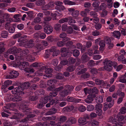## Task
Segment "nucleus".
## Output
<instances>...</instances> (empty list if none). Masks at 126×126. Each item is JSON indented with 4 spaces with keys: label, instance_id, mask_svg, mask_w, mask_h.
<instances>
[{
    "label": "nucleus",
    "instance_id": "46",
    "mask_svg": "<svg viewBox=\"0 0 126 126\" xmlns=\"http://www.w3.org/2000/svg\"><path fill=\"white\" fill-rule=\"evenodd\" d=\"M55 8L56 9L59 10L60 12L61 10H63L65 9L63 5L59 7L58 6H56L55 7Z\"/></svg>",
    "mask_w": 126,
    "mask_h": 126
},
{
    "label": "nucleus",
    "instance_id": "17",
    "mask_svg": "<svg viewBox=\"0 0 126 126\" xmlns=\"http://www.w3.org/2000/svg\"><path fill=\"white\" fill-rule=\"evenodd\" d=\"M2 17H1L0 18V23H2L4 22V19L8 18L9 17V15L8 14H4L2 15Z\"/></svg>",
    "mask_w": 126,
    "mask_h": 126
},
{
    "label": "nucleus",
    "instance_id": "6",
    "mask_svg": "<svg viewBox=\"0 0 126 126\" xmlns=\"http://www.w3.org/2000/svg\"><path fill=\"white\" fill-rule=\"evenodd\" d=\"M73 88L72 87H70L69 85H67L64 87V90H63L61 92H60V94L61 96L59 99V100L62 101L65 100V98L64 97L66 96L68 94V91H70L73 89Z\"/></svg>",
    "mask_w": 126,
    "mask_h": 126
},
{
    "label": "nucleus",
    "instance_id": "55",
    "mask_svg": "<svg viewBox=\"0 0 126 126\" xmlns=\"http://www.w3.org/2000/svg\"><path fill=\"white\" fill-rule=\"evenodd\" d=\"M99 32L95 30L92 32V35L94 36H97L99 34Z\"/></svg>",
    "mask_w": 126,
    "mask_h": 126
},
{
    "label": "nucleus",
    "instance_id": "56",
    "mask_svg": "<svg viewBox=\"0 0 126 126\" xmlns=\"http://www.w3.org/2000/svg\"><path fill=\"white\" fill-rule=\"evenodd\" d=\"M57 79H61L63 78V75L62 74H58L56 76Z\"/></svg>",
    "mask_w": 126,
    "mask_h": 126
},
{
    "label": "nucleus",
    "instance_id": "36",
    "mask_svg": "<svg viewBox=\"0 0 126 126\" xmlns=\"http://www.w3.org/2000/svg\"><path fill=\"white\" fill-rule=\"evenodd\" d=\"M68 121L69 122H70L71 124H74L76 122V120L74 118L71 117L70 118L69 120H68Z\"/></svg>",
    "mask_w": 126,
    "mask_h": 126
},
{
    "label": "nucleus",
    "instance_id": "58",
    "mask_svg": "<svg viewBox=\"0 0 126 126\" xmlns=\"http://www.w3.org/2000/svg\"><path fill=\"white\" fill-rule=\"evenodd\" d=\"M70 19L68 22V24L69 25H72L73 24L75 23H76L75 21L72 19L71 17L69 18Z\"/></svg>",
    "mask_w": 126,
    "mask_h": 126
},
{
    "label": "nucleus",
    "instance_id": "10",
    "mask_svg": "<svg viewBox=\"0 0 126 126\" xmlns=\"http://www.w3.org/2000/svg\"><path fill=\"white\" fill-rule=\"evenodd\" d=\"M49 52H53L52 55L53 56H57L60 53L59 50L56 49V47H52L51 49L46 51V53L47 55H46L47 56H45L46 58H48L49 56V54H48L47 53Z\"/></svg>",
    "mask_w": 126,
    "mask_h": 126
},
{
    "label": "nucleus",
    "instance_id": "22",
    "mask_svg": "<svg viewBox=\"0 0 126 126\" xmlns=\"http://www.w3.org/2000/svg\"><path fill=\"white\" fill-rule=\"evenodd\" d=\"M39 35L40 38L42 39H44L46 37V34L43 33H42L40 34H39V33H36L34 34V36L36 38H39V36H38V35L39 36Z\"/></svg>",
    "mask_w": 126,
    "mask_h": 126
},
{
    "label": "nucleus",
    "instance_id": "13",
    "mask_svg": "<svg viewBox=\"0 0 126 126\" xmlns=\"http://www.w3.org/2000/svg\"><path fill=\"white\" fill-rule=\"evenodd\" d=\"M16 64L17 66L21 70L23 69L28 65V63L25 62H23L22 63H21L19 62H18Z\"/></svg>",
    "mask_w": 126,
    "mask_h": 126
},
{
    "label": "nucleus",
    "instance_id": "1",
    "mask_svg": "<svg viewBox=\"0 0 126 126\" xmlns=\"http://www.w3.org/2000/svg\"><path fill=\"white\" fill-rule=\"evenodd\" d=\"M21 88L20 86L17 87L13 89L12 91V93L16 95L15 96L12 98L11 100L13 101H17L21 100V96L23 93L22 91L23 89Z\"/></svg>",
    "mask_w": 126,
    "mask_h": 126
},
{
    "label": "nucleus",
    "instance_id": "50",
    "mask_svg": "<svg viewBox=\"0 0 126 126\" xmlns=\"http://www.w3.org/2000/svg\"><path fill=\"white\" fill-rule=\"evenodd\" d=\"M92 126H99V123L96 121H93L92 123Z\"/></svg>",
    "mask_w": 126,
    "mask_h": 126
},
{
    "label": "nucleus",
    "instance_id": "16",
    "mask_svg": "<svg viewBox=\"0 0 126 126\" xmlns=\"http://www.w3.org/2000/svg\"><path fill=\"white\" fill-rule=\"evenodd\" d=\"M106 5L105 3H102L99 7H97L95 9H94V10L96 12H99L100 10H102L104 9L106 7Z\"/></svg>",
    "mask_w": 126,
    "mask_h": 126
},
{
    "label": "nucleus",
    "instance_id": "25",
    "mask_svg": "<svg viewBox=\"0 0 126 126\" xmlns=\"http://www.w3.org/2000/svg\"><path fill=\"white\" fill-rule=\"evenodd\" d=\"M116 118L118 119V121H122L123 119L126 120V117L125 116L124 117L123 115H120V113L118 114L116 116Z\"/></svg>",
    "mask_w": 126,
    "mask_h": 126
},
{
    "label": "nucleus",
    "instance_id": "28",
    "mask_svg": "<svg viewBox=\"0 0 126 126\" xmlns=\"http://www.w3.org/2000/svg\"><path fill=\"white\" fill-rule=\"evenodd\" d=\"M1 35L3 38H6L8 36V32L7 31H3L1 33Z\"/></svg>",
    "mask_w": 126,
    "mask_h": 126
},
{
    "label": "nucleus",
    "instance_id": "32",
    "mask_svg": "<svg viewBox=\"0 0 126 126\" xmlns=\"http://www.w3.org/2000/svg\"><path fill=\"white\" fill-rule=\"evenodd\" d=\"M115 117H111L109 119V122L111 123H114L117 121V119Z\"/></svg>",
    "mask_w": 126,
    "mask_h": 126
},
{
    "label": "nucleus",
    "instance_id": "51",
    "mask_svg": "<svg viewBox=\"0 0 126 126\" xmlns=\"http://www.w3.org/2000/svg\"><path fill=\"white\" fill-rule=\"evenodd\" d=\"M117 94L119 95H120L121 96L122 98H124L125 96V93L122 92L120 91H117Z\"/></svg>",
    "mask_w": 126,
    "mask_h": 126
},
{
    "label": "nucleus",
    "instance_id": "62",
    "mask_svg": "<svg viewBox=\"0 0 126 126\" xmlns=\"http://www.w3.org/2000/svg\"><path fill=\"white\" fill-rule=\"evenodd\" d=\"M124 56L123 55H121L118 57V60L119 61H122V62L123 63V61L124 60L123 59H124Z\"/></svg>",
    "mask_w": 126,
    "mask_h": 126
},
{
    "label": "nucleus",
    "instance_id": "63",
    "mask_svg": "<svg viewBox=\"0 0 126 126\" xmlns=\"http://www.w3.org/2000/svg\"><path fill=\"white\" fill-rule=\"evenodd\" d=\"M84 92L86 94H90L91 93V91L90 90V89H88L86 88H85L84 89Z\"/></svg>",
    "mask_w": 126,
    "mask_h": 126
},
{
    "label": "nucleus",
    "instance_id": "37",
    "mask_svg": "<svg viewBox=\"0 0 126 126\" xmlns=\"http://www.w3.org/2000/svg\"><path fill=\"white\" fill-rule=\"evenodd\" d=\"M126 112V108L123 107L121 108L120 110V111L119 113L122 114H124Z\"/></svg>",
    "mask_w": 126,
    "mask_h": 126
},
{
    "label": "nucleus",
    "instance_id": "21",
    "mask_svg": "<svg viewBox=\"0 0 126 126\" xmlns=\"http://www.w3.org/2000/svg\"><path fill=\"white\" fill-rule=\"evenodd\" d=\"M104 41L106 44H107L110 45V46L112 47L113 46V44L111 43V40L110 38L108 37H106L104 39Z\"/></svg>",
    "mask_w": 126,
    "mask_h": 126
},
{
    "label": "nucleus",
    "instance_id": "8",
    "mask_svg": "<svg viewBox=\"0 0 126 126\" xmlns=\"http://www.w3.org/2000/svg\"><path fill=\"white\" fill-rule=\"evenodd\" d=\"M55 80H48L47 82V84L48 85L51 86H50L48 88L49 90L52 91H54L55 92H54L56 93V92L61 91L63 89V86H61L58 88H56L55 89V88L54 87V86H53V85H54V83H55Z\"/></svg>",
    "mask_w": 126,
    "mask_h": 126
},
{
    "label": "nucleus",
    "instance_id": "12",
    "mask_svg": "<svg viewBox=\"0 0 126 126\" xmlns=\"http://www.w3.org/2000/svg\"><path fill=\"white\" fill-rule=\"evenodd\" d=\"M102 105L101 104H98L96 106V112L99 116H101L102 114V111L101 109L102 108Z\"/></svg>",
    "mask_w": 126,
    "mask_h": 126
},
{
    "label": "nucleus",
    "instance_id": "24",
    "mask_svg": "<svg viewBox=\"0 0 126 126\" xmlns=\"http://www.w3.org/2000/svg\"><path fill=\"white\" fill-rule=\"evenodd\" d=\"M81 59L83 62H86L89 59V58L87 56L86 54L84 53L82 55Z\"/></svg>",
    "mask_w": 126,
    "mask_h": 126
},
{
    "label": "nucleus",
    "instance_id": "18",
    "mask_svg": "<svg viewBox=\"0 0 126 126\" xmlns=\"http://www.w3.org/2000/svg\"><path fill=\"white\" fill-rule=\"evenodd\" d=\"M78 122L79 124L81 125H84L87 123L86 119L84 118H80L79 119Z\"/></svg>",
    "mask_w": 126,
    "mask_h": 126
},
{
    "label": "nucleus",
    "instance_id": "31",
    "mask_svg": "<svg viewBox=\"0 0 126 126\" xmlns=\"http://www.w3.org/2000/svg\"><path fill=\"white\" fill-rule=\"evenodd\" d=\"M72 14L73 17L76 18L79 15V11L77 10L73 11V12H72Z\"/></svg>",
    "mask_w": 126,
    "mask_h": 126
},
{
    "label": "nucleus",
    "instance_id": "38",
    "mask_svg": "<svg viewBox=\"0 0 126 126\" xmlns=\"http://www.w3.org/2000/svg\"><path fill=\"white\" fill-rule=\"evenodd\" d=\"M68 21L67 18H64L59 20V23H62L64 22H67Z\"/></svg>",
    "mask_w": 126,
    "mask_h": 126
},
{
    "label": "nucleus",
    "instance_id": "60",
    "mask_svg": "<svg viewBox=\"0 0 126 126\" xmlns=\"http://www.w3.org/2000/svg\"><path fill=\"white\" fill-rule=\"evenodd\" d=\"M101 57V56L100 55H97L95 56H94L93 57V58L95 60H98L100 59Z\"/></svg>",
    "mask_w": 126,
    "mask_h": 126
},
{
    "label": "nucleus",
    "instance_id": "11",
    "mask_svg": "<svg viewBox=\"0 0 126 126\" xmlns=\"http://www.w3.org/2000/svg\"><path fill=\"white\" fill-rule=\"evenodd\" d=\"M19 75V73L16 71H11L10 73V75L7 76L8 78L11 79L12 78H16Z\"/></svg>",
    "mask_w": 126,
    "mask_h": 126
},
{
    "label": "nucleus",
    "instance_id": "5",
    "mask_svg": "<svg viewBox=\"0 0 126 126\" xmlns=\"http://www.w3.org/2000/svg\"><path fill=\"white\" fill-rule=\"evenodd\" d=\"M44 13L45 15L50 16H47L45 19V21H49L51 19V16L54 19H55L56 18V16L57 15L60 16L62 15V14L61 13H59L56 10L54 12H51V11L48 10H46L44 11Z\"/></svg>",
    "mask_w": 126,
    "mask_h": 126
},
{
    "label": "nucleus",
    "instance_id": "20",
    "mask_svg": "<svg viewBox=\"0 0 126 126\" xmlns=\"http://www.w3.org/2000/svg\"><path fill=\"white\" fill-rule=\"evenodd\" d=\"M113 36L118 39H119L121 36L120 32L117 31H114L113 32Z\"/></svg>",
    "mask_w": 126,
    "mask_h": 126
},
{
    "label": "nucleus",
    "instance_id": "4",
    "mask_svg": "<svg viewBox=\"0 0 126 126\" xmlns=\"http://www.w3.org/2000/svg\"><path fill=\"white\" fill-rule=\"evenodd\" d=\"M18 41L20 42L19 45L20 46H23L24 47L27 48H30L32 47L34 45L33 43V41L32 40H30L27 42L26 39H24L23 38L21 37L20 38H19L18 40Z\"/></svg>",
    "mask_w": 126,
    "mask_h": 126
},
{
    "label": "nucleus",
    "instance_id": "61",
    "mask_svg": "<svg viewBox=\"0 0 126 126\" xmlns=\"http://www.w3.org/2000/svg\"><path fill=\"white\" fill-rule=\"evenodd\" d=\"M73 31V29L71 26L68 27V29L67 31V32L68 34L71 33Z\"/></svg>",
    "mask_w": 126,
    "mask_h": 126
},
{
    "label": "nucleus",
    "instance_id": "53",
    "mask_svg": "<svg viewBox=\"0 0 126 126\" xmlns=\"http://www.w3.org/2000/svg\"><path fill=\"white\" fill-rule=\"evenodd\" d=\"M58 60L55 59L53 60L52 62V64L55 66H56L58 64Z\"/></svg>",
    "mask_w": 126,
    "mask_h": 126
},
{
    "label": "nucleus",
    "instance_id": "29",
    "mask_svg": "<svg viewBox=\"0 0 126 126\" xmlns=\"http://www.w3.org/2000/svg\"><path fill=\"white\" fill-rule=\"evenodd\" d=\"M94 107L92 105H88L87 107V110L88 111H91L94 110Z\"/></svg>",
    "mask_w": 126,
    "mask_h": 126
},
{
    "label": "nucleus",
    "instance_id": "49",
    "mask_svg": "<svg viewBox=\"0 0 126 126\" xmlns=\"http://www.w3.org/2000/svg\"><path fill=\"white\" fill-rule=\"evenodd\" d=\"M108 108H109L108 104L106 102L104 103L103 109V110L104 111H106L108 109Z\"/></svg>",
    "mask_w": 126,
    "mask_h": 126
},
{
    "label": "nucleus",
    "instance_id": "19",
    "mask_svg": "<svg viewBox=\"0 0 126 126\" xmlns=\"http://www.w3.org/2000/svg\"><path fill=\"white\" fill-rule=\"evenodd\" d=\"M54 6L53 3V2H51L49 3L48 4L45 5L44 6L45 8L43 9L45 10L50 9L51 8L54 7Z\"/></svg>",
    "mask_w": 126,
    "mask_h": 126
},
{
    "label": "nucleus",
    "instance_id": "52",
    "mask_svg": "<svg viewBox=\"0 0 126 126\" xmlns=\"http://www.w3.org/2000/svg\"><path fill=\"white\" fill-rule=\"evenodd\" d=\"M61 25L59 24H57L54 27V29L57 31L59 30L60 29Z\"/></svg>",
    "mask_w": 126,
    "mask_h": 126
},
{
    "label": "nucleus",
    "instance_id": "14",
    "mask_svg": "<svg viewBox=\"0 0 126 126\" xmlns=\"http://www.w3.org/2000/svg\"><path fill=\"white\" fill-rule=\"evenodd\" d=\"M95 97V95L94 94L89 95L87 98L85 100V101L87 103H91L93 100V98Z\"/></svg>",
    "mask_w": 126,
    "mask_h": 126
},
{
    "label": "nucleus",
    "instance_id": "3",
    "mask_svg": "<svg viewBox=\"0 0 126 126\" xmlns=\"http://www.w3.org/2000/svg\"><path fill=\"white\" fill-rule=\"evenodd\" d=\"M47 66H43L42 68V70H39L36 73V75L37 76H42L43 75V69H45V72L46 74L45 75H43V78L46 79L47 78L51 77L52 75L51 74L52 71V70L51 68H48L47 69Z\"/></svg>",
    "mask_w": 126,
    "mask_h": 126
},
{
    "label": "nucleus",
    "instance_id": "35",
    "mask_svg": "<svg viewBox=\"0 0 126 126\" xmlns=\"http://www.w3.org/2000/svg\"><path fill=\"white\" fill-rule=\"evenodd\" d=\"M4 45V43H0V53H1L4 49L3 47Z\"/></svg>",
    "mask_w": 126,
    "mask_h": 126
},
{
    "label": "nucleus",
    "instance_id": "57",
    "mask_svg": "<svg viewBox=\"0 0 126 126\" xmlns=\"http://www.w3.org/2000/svg\"><path fill=\"white\" fill-rule=\"evenodd\" d=\"M26 72L29 73H33L34 72V70L33 69L27 68L25 69Z\"/></svg>",
    "mask_w": 126,
    "mask_h": 126
},
{
    "label": "nucleus",
    "instance_id": "45",
    "mask_svg": "<svg viewBox=\"0 0 126 126\" xmlns=\"http://www.w3.org/2000/svg\"><path fill=\"white\" fill-rule=\"evenodd\" d=\"M90 90L91 91V93L97 94L98 92V90L95 87L91 89H90Z\"/></svg>",
    "mask_w": 126,
    "mask_h": 126
},
{
    "label": "nucleus",
    "instance_id": "44",
    "mask_svg": "<svg viewBox=\"0 0 126 126\" xmlns=\"http://www.w3.org/2000/svg\"><path fill=\"white\" fill-rule=\"evenodd\" d=\"M100 3L98 1H94L92 4L93 6L95 8L99 7L98 6H99Z\"/></svg>",
    "mask_w": 126,
    "mask_h": 126
},
{
    "label": "nucleus",
    "instance_id": "9",
    "mask_svg": "<svg viewBox=\"0 0 126 126\" xmlns=\"http://www.w3.org/2000/svg\"><path fill=\"white\" fill-rule=\"evenodd\" d=\"M104 69L107 71H110L112 69V61L106 59L104 62Z\"/></svg>",
    "mask_w": 126,
    "mask_h": 126
},
{
    "label": "nucleus",
    "instance_id": "42",
    "mask_svg": "<svg viewBox=\"0 0 126 126\" xmlns=\"http://www.w3.org/2000/svg\"><path fill=\"white\" fill-rule=\"evenodd\" d=\"M75 69V67L74 66H71L68 67L67 69V70L69 72H72Z\"/></svg>",
    "mask_w": 126,
    "mask_h": 126
},
{
    "label": "nucleus",
    "instance_id": "54",
    "mask_svg": "<svg viewBox=\"0 0 126 126\" xmlns=\"http://www.w3.org/2000/svg\"><path fill=\"white\" fill-rule=\"evenodd\" d=\"M36 47L39 50L42 49L43 48L42 46L39 43H37L36 44Z\"/></svg>",
    "mask_w": 126,
    "mask_h": 126
},
{
    "label": "nucleus",
    "instance_id": "43",
    "mask_svg": "<svg viewBox=\"0 0 126 126\" xmlns=\"http://www.w3.org/2000/svg\"><path fill=\"white\" fill-rule=\"evenodd\" d=\"M98 47L97 45L95 46L94 47L93 50L94 51V54H98L99 53V51L97 50Z\"/></svg>",
    "mask_w": 126,
    "mask_h": 126
},
{
    "label": "nucleus",
    "instance_id": "48",
    "mask_svg": "<svg viewBox=\"0 0 126 126\" xmlns=\"http://www.w3.org/2000/svg\"><path fill=\"white\" fill-rule=\"evenodd\" d=\"M15 31V29L13 26L10 27L8 29L9 32L10 33H13Z\"/></svg>",
    "mask_w": 126,
    "mask_h": 126
},
{
    "label": "nucleus",
    "instance_id": "64",
    "mask_svg": "<svg viewBox=\"0 0 126 126\" xmlns=\"http://www.w3.org/2000/svg\"><path fill=\"white\" fill-rule=\"evenodd\" d=\"M90 76L89 74L88 73H85L83 74L82 76V78H83L84 79H87Z\"/></svg>",
    "mask_w": 126,
    "mask_h": 126
},
{
    "label": "nucleus",
    "instance_id": "59",
    "mask_svg": "<svg viewBox=\"0 0 126 126\" xmlns=\"http://www.w3.org/2000/svg\"><path fill=\"white\" fill-rule=\"evenodd\" d=\"M67 119L66 118L65 116H61L60 118V120L62 122H63L65 121Z\"/></svg>",
    "mask_w": 126,
    "mask_h": 126
},
{
    "label": "nucleus",
    "instance_id": "23",
    "mask_svg": "<svg viewBox=\"0 0 126 126\" xmlns=\"http://www.w3.org/2000/svg\"><path fill=\"white\" fill-rule=\"evenodd\" d=\"M30 84L29 82H25L22 84L21 85V88L23 89V90L24 89H26L28 88V87L30 86Z\"/></svg>",
    "mask_w": 126,
    "mask_h": 126
},
{
    "label": "nucleus",
    "instance_id": "15",
    "mask_svg": "<svg viewBox=\"0 0 126 126\" xmlns=\"http://www.w3.org/2000/svg\"><path fill=\"white\" fill-rule=\"evenodd\" d=\"M44 32L47 34H49L52 32L53 28L50 26H47L44 28Z\"/></svg>",
    "mask_w": 126,
    "mask_h": 126
},
{
    "label": "nucleus",
    "instance_id": "39",
    "mask_svg": "<svg viewBox=\"0 0 126 126\" xmlns=\"http://www.w3.org/2000/svg\"><path fill=\"white\" fill-rule=\"evenodd\" d=\"M86 110V107L83 106H81L79 108V110L80 111L82 112Z\"/></svg>",
    "mask_w": 126,
    "mask_h": 126
},
{
    "label": "nucleus",
    "instance_id": "26",
    "mask_svg": "<svg viewBox=\"0 0 126 126\" xmlns=\"http://www.w3.org/2000/svg\"><path fill=\"white\" fill-rule=\"evenodd\" d=\"M96 102L97 103H101L103 100V98L102 96L98 95L97 96L96 99Z\"/></svg>",
    "mask_w": 126,
    "mask_h": 126
},
{
    "label": "nucleus",
    "instance_id": "40",
    "mask_svg": "<svg viewBox=\"0 0 126 126\" xmlns=\"http://www.w3.org/2000/svg\"><path fill=\"white\" fill-rule=\"evenodd\" d=\"M73 54L74 56L77 57L79 55V52L78 50H75L73 51Z\"/></svg>",
    "mask_w": 126,
    "mask_h": 126
},
{
    "label": "nucleus",
    "instance_id": "30",
    "mask_svg": "<svg viewBox=\"0 0 126 126\" xmlns=\"http://www.w3.org/2000/svg\"><path fill=\"white\" fill-rule=\"evenodd\" d=\"M89 10L88 9H86L84 11L81 12L80 15L83 16H86L87 15V13H89Z\"/></svg>",
    "mask_w": 126,
    "mask_h": 126
},
{
    "label": "nucleus",
    "instance_id": "34",
    "mask_svg": "<svg viewBox=\"0 0 126 126\" xmlns=\"http://www.w3.org/2000/svg\"><path fill=\"white\" fill-rule=\"evenodd\" d=\"M27 60L29 61L32 62L34 60L35 58L32 56L31 55H29L27 56Z\"/></svg>",
    "mask_w": 126,
    "mask_h": 126
},
{
    "label": "nucleus",
    "instance_id": "33",
    "mask_svg": "<svg viewBox=\"0 0 126 126\" xmlns=\"http://www.w3.org/2000/svg\"><path fill=\"white\" fill-rule=\"evenodd\" d=\"M108 3V7L109 8H110L112 7V0H105Z\"/></svg>",
    "mask_w": 126,
    "mask_h": 126
},
{
    "label": "nucleus",
    "instance_id": "27",
    "mask_svg": "<svg viewBox=\"0 0 126 126\" xmlns=\"http://www.w3.org/2000/svg\"><path fill=\"white\" fill-rule=\"evenodd\" d=\"M63 2L65 5H73L75 4V3L68 0H64L63 1Z\"/></svg>",
    "mask_w": 126,
    "mask_h": 126
},
{
    "label": "nucleus",
    "instance_id": "2",
    "mask_svg": "<svg viewBox=\"0 0 126 126\" xmlns=\"http://www.w3.org/2000/svg\"><path fill=\"white\" fill-rule=\"evenodd\" d=\"M50 95L49 96H47L45 97L43 99H41L40 100L41 102L44 104L47 103L48 100L50 101V104L48 103L46 105V106L47 107H49L50 105H52L54 103H55V104H56L57 103H58L57 101H58V100H57V101H56L55 100L51 101V99H52V97H55L57 95V94L56 93H54V92L53 93H50Z\"/></svg>",
    "mask_w": 126,
    "mask_h": 126
},
{
    "label": "nucleus",
    "instance_id": "41",
    "mask_svg": "<svg viewBox=\"0 0 126 126\" xmlns=\"http://www.w3.org/2000/svg\"><path fill=\"white\" fill-rule=\"evenodd\" d=\"M67 100L68 101L73 102L75 101L76 99L72 97L68 96L67 98Z\"/></svg>",
    "mask_w": 126,
    "mask_h": 126
},
{
    "label": "nucleus",
    "instance_id": "47",
    "mask_svg": "<svg viewBox=\"0 0 126 126\" xmlns=\"http://www.w3.org/2000/svg\"><path fill=\"white\" fill-rule=\"evenodd\" d=\"M65 44V43L63 42L59 41L57 43V45L59 47H61L63 46Z\"/></svg>",
    "mask_w": 126,
    "mask_h": 126
},
{
    "label": "nucleus",
    "instance_id": "7",
    "mask_svg": "<svg viewBox=\"0 0 126 126\" xmlns=\"http://www.w3.org/2000/svg\"><path fill=\"white\" fill-rule=\"evenodd\" d=\"M29 51L27 49H26L25 50H22L20 48L17 49L16 47H12L9 49L7 52V54H15L16 53H20L21 54H27L29 52Z\"/></svg>",
    "mask_w": 126,
    "mask_h": 126
}]
</instances>
